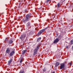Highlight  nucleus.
<instances>
[{"mask_svg": "<svg viewBox=\"0 0 73 73\" xmlns=\"http://www.w3.org/2000/svg\"><path fill=\"white\" fill-rule=\"evenodd\" d=\"M13 41H12V40H10L9 41V44H12V43H13Z\"/></svg>", "mask_w": 73, "mask_h": 73, "instance_id": "nucleus-12", "label": "nucleus"}, {"mask_svg": "<svg viewBox=\"0 0 73 73\" xmlns=\"http://www.w3.org/2000/svg\"><path fill=\"white\" fill-rule=\"evenodd\" d=\"M5 41H8V40L7 38H6L5 39Z\"/></svg>", "mask_w": 73, "mask_h": 73, "instance_id": "nucleus-22", "label": "nucleus"}, {"mask_svg": "<svg viewBox=\"0 0 73 73\" xmlns=\"http://www.w3.org/2000/svg\"><path fill=\"white\" fill-rule=\"evenodd\" d=\"M59 64H60V63L58 62H56L55 64V66H56V67H57V66H58L59 65Z\"/></svg>", "mask_w": 73, "mask_h": 73, "instance_id": "nucleus-11", "label": "nucleus"}, {"mask_svg": "<svg viewBox=\"0 0 73 73\" xmlns=\"http://www.w3.org/2000/svg\"><path fill=\"white\" fill-rule=\"evenodd\" d=\"M31 25V23L29 22H28V23L26 25L27 27H29L30 26V25Z\"/></svg>", "mask_w": 73, "mask_h": 73, "instance_id": "nucleus-15", "label": "nucleus"}, {"mask_svg": "<svg viewBox=\"0 0 73 73\" xmlns=\"http://www.w3.org/2000/svg\"><path fill=\"white\" fill-rule=\"evenodd\" d=\"M51 0H47L46 1L47 3H48V2L49 1H51Z\"/></svg>", "mask_w": 73, "mask_h": 73, "instance_id": "nucleus-20", "label": "nucleus"}, {"mask_svg": "<svg viewBox=\"0 0 73 73\" xmlns=\"http://www.w3.org/2000/svg\"><path fill=\"white\" fill-rule=\"evenodd\" d=\"M41 39V37H40L37 39V42H39L40 41V40Z\"/></svg>", "mask_w": 73, "mask_h": 73, "instance_id": "nucleus-13", "label": "nucleus"}, {"mask_svg": "<svg viewBox=\"0 0 73 73\" xmlns=\"http://www.w3.org/2000/svg\"><path fill=\"white\" fill-rule=\"evenodd\" d=\"M26 37V38H27V37H28V34H24L23 35H22L21 37H20V39L22 40H24L25 38Z\"/></svg>", "mask_w": 73, "mask_h": 73, "instance_id": "nucleus-2", "label": "nucleus"}, {"mask_svg": "<svg viewBox=\"0 0 73 73\" xmlns=\"http://www.w3.org/2000/svg\"><path fill=\"white\" fill-rule=\"evenodd\" d=\"M65 67V64L64 63H62L60 64V69H63V68H64Z\"/></svg>", "mask_w": 73, "mask_h": 73, "instance_id": "nucleus-4", "label": "nucleus"}, {"mask_svg": "<svg viewBox=\"0 0 73 73\" xmlns=\"http://www.w3.org/2000/svg\"><path fill=\"white\" fill-rule=\"evenodd\" d=\"M21 3H19V4H20Z\"/></svg>", "mask_w": 73, "mask_h": 73, "instance_id": "nucleus-28", "label": "nucleus"}, {"mask_svg": "<svg viewBox=\"0 0 73 73\" xmlns=\"http://www.w3.org/2000/svg\"><path fill=\"white\" fill-rule=\"evenodd\" d=\"M10 52H11V50H10L9 48H7L6 51V53H8V54H9V53H10Z\"/></svg>", "mask_w": 73, "mask_h": 73, "instance_id": "nucleus-7", "label": "nucleus"}, {"mask_svg": "<svg viewBox=\"0 0 73 73\" xmlns=\"http://www.w3.org/2000/svg\"><path fill=\"white\" fill-rule=\"evenodd\" d=\"M32 34H33V32H32V31L30 32L29 33V35H32Z\"/></svg>", "mask_w": 73, "mask_h": 73, "instance_id": "nucleus-17", "label": "nucleus"}, {"mask_svg": "<svg viewBox=\"0 0 73 73\" xmlns=\"http://www.w3.org/2000/svg\"><path fill=\"white\" fill-rule=\"evenodd\" d=\"M23 61V60H21L20 61V63H21V62H22Z\"/></svg>", "mask_w": 73, "mask_h": 73, "instance_id": "nucleus-24", "label": "nucleus"}, {"mask_svg": "<svg viewBox=\"0 0 73 73\" xmlns=\"http://www.w3.org/2000/svg\"><path fill=\"white\" fill-rule=\"evenodd\" d=\"M37 31H38V30H39L37 29Z\"/></svg>", "mask_w": 73, "mask_h": 73, "instance_id": "nucleus-27", "label": "nucleus"}, {"mask_svg": "<svg viewBox=\"0 0 73 73\" xmlns=\"http://www.w3.org/2000/svg\"><path fill=\"white\" fill-rule=\"evenodd\" d=\"M15 50H13L10 53L9 55L10 56H12L14 54H15Z\"/></svg>", "mask_w": 73, "mask_h": 73, "instance_id": "nucleus-6", "label": "nucleus"}, {"mask_svg": "<svg viewBox=\"0 0 73 73\" xmlns=\"http://www.w3.org/2000/svg\"><path fill=\"white\" fill-rule=\"evenodd\" d=\"M12 59H10L9 60L8 62V63L9 64V65L10 64H11V62H12Z\"/></svg>", "mask_w": 73, "mask_h": 73, "instance_id": "nucleus-9", "label": "nucleus"}, {"mask_svg": "<svg viewBox=\"0 0 73 73\" xmlns=\"http://www.w3.org/2000/svg\"><path fill=\"white\" fill-rule=\"evenodd\" d=\"M70 66H71L72 65V62H70Z\"/></svg>", "mask_w": 73, "mask_h": 73, "instance_id": "nucleus-21", "label": "nucleus"}, {"mask_svg": "<svg viewBox=\"0 0 73 73\" xmlns=\"http://www.w3.org/2000/svg\"><path fill=\"white\" fill-rule=\"evenodd\" d=\"M46 70L44 68L43 70V72H45V71Z\"/></svg>", "mask_w": 73, "mask_h": 73, "instance_id": "nucleus-23", "label": "nucleus"}, {"mask_svg": "<svg viewBox=\"0 0 73 73\" xmlns=\"http://www.w3.org/2000/svg\"><path fill=\"white\" fill-rule=\"evenodd\" d=\"M37 54V49H35L34 52V56H35Z\"/></svg>", "mask_w": 73, "mask_h": 73, "instance_id": "nucleus-8", "label": "nucleus"}, {"mask_svg": "<svg viewBox=\"0 0 73 73\" xmlns=\"http://www.w3.org/2000/svg\"><path fill=\"white\" fill-rule=\"evenodd\" d=\"M45 31V29H43L42 30H40V31L38 33V37L40 35H41V34L43 33Z\"/></svg>", "mask_w": 73, "mask_h": 73, "instance_id": "nucleus-3", "label": "nucleus"}, {"mask_svg": "<svg viewBox=\"0 0 73 73\" xmlns=\"http://www.w3.org/2000/svg\"><path fill=\"white\" fill-rule=\"evenodd\" d=\"M19 73H24V71L23 70H21L20 71Z\"/></svg>", "mask_w": 73, "mask_h": 73, "instance_id": "nucleus-18", "label": "nucleus"}, {"mask_svg": "<svg viewBox=\"0 0 73 73\" xmlns=\"http://www.w3.org/2000/svg\"><path fill=\"white\" fill-rule=\"evenodd\" d=\"M60 5H61V4H60V2H59L57 4V5L58 6L57 8H59V7H60Z\"/></svg>", "mask_w": 73, "mask_h": 73, "instance_id": "nucleus-14", "label": "nucleus"}, {"mask_svg": "<svg viewBox=\"0 0 73 73\" xmlns=\"http://www.w3.org/2000/svg\"><path fill=\"white\" fill-rule=\"evenodd\" d=\"M52 73H55V72H52Z\"/></svg>", "mask_w": 73, "mask_h": 73, "instance_id": "nucleus-26", "label": "nucleus"}, {"mask_svg": "<svg viewBox=\"0 0 73 73\" xmlns=\"http://www.w3.org/2000/svg\"><path fill=\"white\" fill-rule=\"evenodd\" d=\"M59 40H60L59 38H57L54 40L53 42L54 44H55V43H57L58 41H59Z\"/></svg>", "mask_w": 73, "mask_h": 73, "instance_id": "nucleus-5", "label": "nucleus"}, {"mask_svg": "<svg viewBox=\"0 0 73 73\" xmlns=\"http://www.w3.org/2000/svg\"><path fill=\"white\" fill-rule=\"evenodd\" d=\"M68 46H66V48H67V49H68Z\"/></svg>", "mask_w": 73, "mask_h": 73, "instance_id": "nucleus-25", "label": "nucleus"}, {"mask_svg": "<svg viewBox=\"0 0 73 73\" xmlns=\"http://www.w3.org/2000/svg\"><path fill=\"white\" fill-rule=\"evenodd\" d=\"M70 42L71 43L70 45H72V44H73V40H71Z\"/></svg>", "mask_w": 73, "mask_h": 73, "instance_id": "nucleus-16", "label": "nucleus"}, {"mask_svg": "<svg viewBox=\"0 0 73 73\" xmlns=\"http://www.w3.org/2000/svg\"><path fill=\"white\" fill-rule=\"evenodd\" d=\"M27 50H25L22 51V54H24L26 52H27Z\"/></svg>", "mask_w": 73, "mask_h": 73, "instance_id": "nucleus-10", "label": "nucleus"}, {"mask_svg": "<svg viewBox=\"0 0 73 73\" xmlns=\"http://www.w3.org/2000/svg\"><path fill=\"white\" fill-rule=\"evenodd\" d=\"M30 18H31V15L29 14L27 15L26 17H25L23 20V23H25L27 21H29L30 20Z\"/></svg>", "mask_w": 73, "mask_h": 73, "instance_id": "nucleus-1", "label": "nucleus"}, {"mask_svg": "<svg viewBox=\"0 0 73 73\" xmlns=\"http://www.w3.org/2000/svg\"><path fill=\"white\" fill-rule=\"evenodd\" d=\"M40 47V44L38 45V46L37 47V49H38Z\"/></svg>", "mask_w": 73, "mask_h": 73, "instance_id": "nucleus-19", "label": "nucleus"}]
</instances>
